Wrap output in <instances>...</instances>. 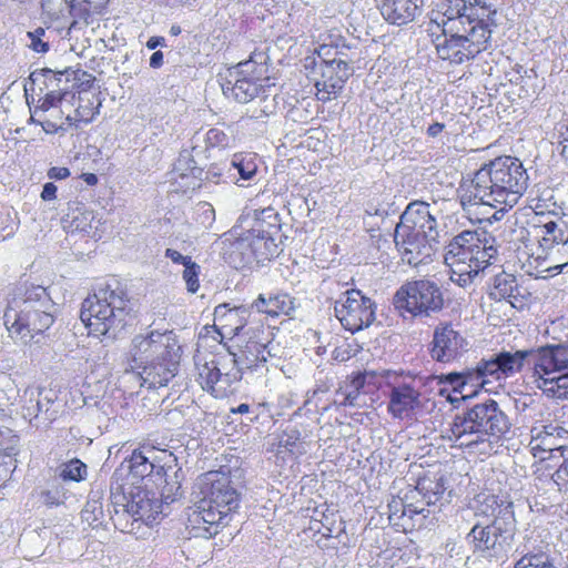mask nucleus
<instances>
[{
    "mask_svg": "<svg viewBox=\"0 0 568 568\" xmlns=\"http://www.w3.org/2000/svg\"><path fill=\"white\" fill-rule=\"evenodd\" d=\"M527 185L528 174L523 163L505 155L484 164L471 179L463 180L458 197L464 210L478 204L500 206L493 215L498 221L518 203Z\"/></svg>",
    "mask_w": 568,
    "mask_h": 568,
    "instance_id": "f257e3e1",
    "label": "nucleus"
},
{
    "mask_svg": "<svg viewBox=\"0 0 568 568\" xmlns=\"http://www.w3.org/2000/svg\"><path fill=\"white\" fill-rule=\"evenodd\" d=\"M479 511L483 518L466 535L473 552L488 559H507L517 534L513 503L499 504L495 496H487Z\"/></svg>",
    "mask_w": 568,
    "mask_h": 568,
    "instance_id": "f03ea898",
    "label": "nucleus"
},
{
    "mask_svg": "<svg viewBox=\"0 0 568 568\" xmlns=\"http://www.w3.org/2000/svg\"><path fill=\"white\" fill-rule=\"evenodd\" d=\"M53 313L54 303L47 290L23 283L14 288L8 301L3 323L12 338L28 344L53 324Z\"/></svg>",
    "mask_w": 568,
    "mask_h": 568,
    "instance_id": "7ed1b4c3",
    "label": "nucleus"
},
{
    "mask_svg": "<svg viewBox=\"0 0 568 568\" xmlns=\"http://www.w3.org/2000/svg\"><path fill=\"white\" fill-rule=\"evenodd\" d=\"M201 494L202 498L190 509L187 521L195 536L210 538L217 532V526L237 509L240 495L230 476L220 471L205 474Z\"/></svg>",
    "mask_w": 568,
    "mask_h": 568,
    "instance_id": "20e7f679",
    "label": "nucleus"
},
{
    "mask_svg": "<svg viewBox=\"0 0 568 568\" xmlns=\"http://www.w3.org/2000/svg\"><path fill=\"white\" fill-rule=\"evenodd\" d=\"M510 420L494 399L474 405L457 414L449 424L448 439L459 448H474L488 444L490 438L499 439L510 429Z\"/></svg>",
    "mask_w": 568,
    "mask_h": 568,
    "instance_id": "39448f33",
    "label": "nucleus"
},
{
    "mask_svg": "<svg viewBox=\"0 0 568 568\" xmlns=\"http://www.w3.org/2000/svg\"><path fill=\"white\" fill-rule=\"evenodd\" d=\"M129 301L124 293L110 285L99 286L82 303L80 318L97 337L115 338L131 320Z\"/></svg>",
    "mask_w": 568,
    "mask_h": 568,
    "instance_id": "423d86ee",
    "label": "nucleus"
},
{
    "mask_svg": "<svg viewBox=\"0 0 568 568\" xmlns=\"http://www.w3.org/2000/svg\"><path fill=\"white\" fill-rule=\"evenodd\" d=\"M531 382L549 398H568V347L561 344L531 349Z\"/></svg>",
    "mask_w": 568,
    "mask_h": 568,
    "instance_id": "0eeeda50",
    "label": "nucleus"
},
{
    "mask_svg": "<svg viewBox=\"0 0 568 568\" xmlns=\"http://www.w3.org/2000/svg\"><path fill=\"white\" fill-rule=\"evenodd\" d=\"M393 303L397 310L413 316H430L443 308L444 296L435 281L419 278L403 284L395 293Z\"/></svg>",
    "mask_w": 568,
    "mask_h": 568,
    "instance_id": "6e6552de",
    "label": "nucleus"
},
{
    "mask_svg": "<svg viewBox=\"0 0 568 568\" xmlns=\"http://www.w3.org/2000/svg\"><path fill=\"white\" fill-rule=\"evenodd\" d=\"M108 0H42V19L48 29L58 23L55 30L59 33L65 32L69 36L81 19L89 24L88 18L91 13L101 10Z\"/></svg>",
    "mask_w": 568,
    "mask_h": 568,
    "instance_id": "1a4fd4ad",
    "label": "nucleus"
},
{
    "mask_svg": "<svg viewBox=\"0 0 568 568\" xmlns=\"http://www.w3.org/2000/svg\"><path fill=\"white\" fill-rule=\"evenodd\" d=\"M335 315L352 333L362 331L375 321L376 304L359 290H348L335 302Z\"/></svg>",
    "mask_w": 568,
    "mask_h": 568,
    "instance_id": "9d476101",
    "label": "nucleus"
},
{
    "mask_svg": "<svg viewBox=\"0 0 568 568\" xmlns=\"http://www.w3.org/2000/svg\"><path fill=\"white\" fill-rule=\"evenodd\" d=\"M496 256L497 248L491 244H484V247L459 255L445 264L450 270V281L466 288L485 275Z\"/></svg>",
    "mask_w": 568,
    "mask_h": 568,
    "instance_id": "9b49d317",
    "label": "nucleus"
},
{
    "mask_svg": "<svg viewBox=\"0 0 568 568\" xmlns=\"http://www.w3.org/2000/svg\"><path fill=\"white\" fill-rule=\"evenodd\" d=\"M180 347L176 344L172 332L152 331L146 335H136L132 339L131 356L132 369H140L154 361L179 354Z\"/></svg>",
    "mask_w": 568,
    "mask_h": 568,
    "instance_id": "f8f14e48",
    "label": "nucleus"
},
{
    "mask_svg": "<svg viewBox=\"0 0 568 568\" xmlns=\"http://www.w3.org/2000/svg\"><path fill=\"white\" fill-rule=\"evenodd\" d=\"M252 227L247 230L251 244L256 257V264H262L278 255L276 237L280 234V222L277 213L273 209L262 211Z\"/></svg>",
    "mask_w": 568,
    "mask_h": 568,
    "instance_id": "ddd939ff",
    "label": "nucleus"
},
{
    "mask_svg": "<svg viewBox=\"0 0 568 568\" xmlns=\"http://www.w3.org/2000/svg\"><path fill=\"white\" fill-rule=\"evenodd\" d=\"M329 50L327 45H322L317 52L320 61L315 62L322 75V80L317 81L315 84L317 89L316 97L323 102L329 101L333 97H336L354 72L349 64L342 59H325Z\"/></svg>",
    "mask_w": 568,
    "mask_h": 568,
    "instance_id": "4468645a",
    "label": "nucleus"
},
{
    "mask_svg": "<svg viewBox=\"0 0 568 568\" xmlns=\"http://www.w3.org/2000/svg\"><path fill=\"white\" fill-rule=\"evenodd\" d=\"M199 381L203 389L214 397H224L231 386L241 381L240 369L227 362V356L205 363L199 371Z\"/></svg>",
    "mask_w": 568,
    "mask_h": 568,
    "instance_id": "2eb2a0df",
    "label": "nucleus"
},
{
    "mask_svg": "<svg viewBox=\"0 0 568 568\" xmlns=\"http://www.w3.org/2000/svg\"><path fill=\"white\" fill-rule=\"evenodd\" d=\"M394 242L403 262L417 266L429 260L437 240L410 232L407 229L395 227Z\"/></svg>",
    "mask_w": 568,
    "mask_h": 568,
    "instance_id": "dca6fc26",
    "label": "nucleus"
},
{
    "mask_svg": "<svg viewBox=\"0 0 568 568\" xmlns=\"http://www.w3.org/2000/svg\"><path fill=\"white\" fill-rule=\"evenodd\" d=\"M432 357L448 363L460 356L468 348L466 338L452 324H439L433 334Z\"/></svg>",
    "mask_w": 568,
    "mask_h": 568,
    "instance_id": "f3484780",
    "label": "nucleus"
},
{
    "mask_svg": "<svg viewBox=\"0 0 568 568\" xmlns=\"http://www.w3.org/2000/svg\"><path fill=\"white\" fill-rule=\"evenodd\" d=\"M252 63V60L243 61L229 70V78L221 83L222 92L226 98L247 103L258 95L261 87L244 75L251 71Z\"/></svg>",
    "mask_w": 568,
    "mask_h": 568,
    "instance_id": "a211bd4d",
    "label": "nucleus"
},
{
    "mask_svg": "<svg viewBox=\"0 0 568 568\" xmlns=\"http://www.w3.org/2000/svg\"><path fill=\"white\" fill-rule=\"evenodd\" d=\"M396 227L407 229L413 233L427 235V237L437 240V221L430 213V205L423 201L409 203L399 217Z\"/></svg>",
    "mask_w": 568,
    "mask_h": 568,
    "instance_id": "6ab92c4d",
    "label": "nucleus"
},
{
    "mask_svg": "<svg viewBox=\"0 0 568 568\" xmlns=\"http://www.w3.org/2000/svg\"><path fill=\"white\" fill-rule=\"evenodd\" d=\"M180 354L154 361L145 366L135 369L141 386L159 388L165 386L176 375Z\"/></svg>",
    "mask_w": 568,
    "mask_h": 568,
    "instance_id": "aec40b11",
    "label": "nucleus"
},
{
    "mask_svg": "<svg viewBox=\"0 0 568 568\" xmlns=\"http://www.w3.org/2000/svg\"><path fill=\"white\" fill-rule=\"evenodd\" d=\"M268 355L266 344L250 336L245 345L241 346L239 354L230 352L226 356L231 366L240 369L242 375L244 369L257 371L264 367Z\"/></svg>",
    "mask_w": 568,
    "mask_h": 568,
    "instance_id": "412c9836",
    "label": "nucleus"
},
{
    "mask_svg": "<svg viewBox=\"0 0 568 568\" xmlns=\"http://www.w3.org/2000/svg\"><path fill=\"white\" fill-rule=\"evenodd\" d=\"M383 18L396 26H404L423 12L425 0H376Z\"/></svg>",
    "mask_w": 568,
    "mask_h": 568,
    "instance_id": "4be33fe9",
    "label": "nucleus"
},
{
    "mask_svg": "<svg viewBox=\"0 0 568 568\" xmlns=\"http://www.w3.org/2000/svg\"><path fill=\"white\" fill-rule=\"evenodd\" d=\"M110 501L113 507L112 520L114 526L123 532H132L134 530L133 523L129 520L131 490L129 493L125 490L116 471L111 478Z\"/></svg>",
    "mask_w": 568,
    "mask_h": 568,
    "instance_id": "5701e85b",
    "label": "nucleus"
},
{
    "mask_svg": "<svg viewBox=\"0 0 568 568\" xmlns=\"http://www.w3.org/2000/svg\"><path fill=\"white\" fill-rule=\"evenodd\" d=\"M62 75V72H54L51 69L36 70L30 74L29 80L32 83L38 82L40 78H44L45 87L48 89L51 88L43 98L39 99L40 104L34 110V113H37L38 110L45 112L57 106L69 94L67 87H60Z\"/></svg>",
    "mask_w": 568,
    "mask_h": 568,
    "instance_id": "b1692460",
    "label": "nucleus"
},
{
    "mask_svg": "<svg viewBox=\"0 0 568 568\" xmlns=\"http://www.w3.org/2000/svg\"><path fill=\"white\" fill-rule=\"evenodd\" d=\"M162 501H159L153 493L138 488L131 489V505L129 508L130 523L143 521L151 524L162 511Z\"/></svg>",
    "mask_w": 568,
    "mask_h": 568,
    "instance_id": "393cba45",
    "label": "nucleus"
},
{
    "mask_svg": "<svg viewBox=\"0 0 568 568\" xmlns=\"http://www.w3.org/2000/svg\"><path fill=\"white\" fill-rule=\"evenodd\" d=\"M419 392L408 384L392 386L388 412L395 418H405L419 405Z\"/></svg>",
    "mask_w": 568,
    "mask_h": 568,
    "instance_id": "a878e982",
    "label": "nucleus"
},
{
    "mask_svg": "<svg viewBox=\"0 0 568 568\" xmlns=\"http://www.w3.org/2000/svg\"><path fill=\"white\" fill-rule=\"evenodd\" d=\"M236 234L237 233L234 231L231 234L232 239L229 237L225 240L229 242V246L225 251L229 263L234 268H242L256 263L255 253L247 231L235 236Z\"/></svg>",
    "mask_w": 568,
    "mask_h": 568,
    "instance_id": "bb28decb",
    "label": "nucleus"
},
{
    "mask_svg": "<svg viewBox=\"0 0 568 568\" xmlns=\"http://www.w3.org/2000/svg\"><path fill=\"white\" fill-rule=\"evenodd\" d=\"M437 54L443 60H449L453 63L462 64L465 61L475 59V54L466 47L462 39L437 34L433 40Z\"/></svg>",
    "mask_w": 568,
    "mask_h": 568,
    "instance_id": "cd10ccee",
    "label": "nucleus"
},
{
    "mask_svg": "<svg viewBox=\"0 0 568 568\" xmlns=\"http://www.w3.org/2000/svg\"><path fill=\"white\" fill-rule=\"evenodd\" d=\"M215 321L219 322L223 335L240 336L245 331L247 310L244 307L229 308L226 304L219 305L214 311Z\"/></svg>",
    "mask_w": 568,
    "mask_h": 568,
    "instance_id": "c85d7f7f",
    "label": "nucleus"
},
{
    "mask_svg": "<svg viewBox=\"0 0 568 568\" xmlns=\"http://www.w3.org/2000/svg\"><path fill=\"white\" fill-rule=\"evenodd\" d=\"M491 26H496V22L491 23L488 18L486 20L484 18H471V23L467 27L462 40L475 55L487 50L491 37Z\"/></svg>",
    "mask_w": 568,
    "mask_h": 568,
    "instance_id": "c756f323",
    "label": "nucleus"
},
{
    "mask_svg": "<svg viewBox=\"0 0 568 568\" xmlns=\"http://www.w3.org/2000/svg\"><path fill=\"white\" fill-rule=\"evenodd\" d=\"M484 244L488 243L486 239H480L477 231H463L454 236L445 247L444 261L446 263L459 255L469 254L484 247Z\"/></svg>",
    "mask_w": 568,
    "mask_h": 568,
    "instance_id": "7c9ffc66",
    "label": "nucleus"
},
{
    "mask_svg": "<svg viewBox=\"0 0 568 568\" xmlns=\"http://www.w3.org/2000/svg\"><path fill=\"white\" fill-rule=\"evenodd\" d=\"M257 312L270 316L287 315L291 316L295 311V298L285 293L270 295L265 297L260 294L253 303Z\"/></svg>",
    "mask_w": 568,
    "mask_h": 568,
    "instance_id": "2f4dec72",
    "label": "nucleus"
},
{
    "mask_svg": "<svg viewBox=\"0 0 568 568\" xmlns=\"http://www.w3.org/2000/svg\"><path fill=\"white\" fill-rule=\"evenodd\" d=\"M489 295L496 301H507L515 306L519 293L517 280L513 274L500 272L494 276Z\"/></svg>",
    "mask_w": 568,
    "mask_h": 568,
    "instance_id": "473e14b6",
    "label": "nucleus"
},
{
    "mask_svg": "<svg viewBox=\"0 0 568 568\" xmlns=\"http://www.w3.org/2000/svg\"><path fill=\"white\" fill-rule=\"evenodd\" d=\"M471 14L465 13L457 18H448L444 20L432 19L429 31L434 34V27L442 31L444 36L463 39L467 27L471 23Z\"/></svg>",
    "mask_w": 568,
    "mask_h": 568,
    "instance_id": "72a5a7b5",
    "label": "nucleus"
},
{
    "mask_svg": "<svg viewBox=\"0 0 568 568\" xmlns=\"http://www.w3.org/2000/svg\"><path fill=\"white\" fill-rule=\"evenodd\" d=\"M495 356L504 377L519 372L526 362L531 364V349L517 351L515 353L500 352Z\"/></svg>",
    "mask_w": 568,
    "mask_h": 568,
    "instance_id": "f704fd0d",
    "label": "nucleus"
},
{
    "mask_svg": "<svg viewBox=\"0 0 568 568\" xmlns=\"http://www.w3.org/2000/svg\"><path fill=\"white\" fill-rule=\"evenodd\" d=\"M539 243L545 250H550L555 245L568 246V230L566 225L550 221L540 227Z\"/></svg>",
    "mask_w": 568,
    "mask_h": 568,
    "instance_id": "c9c22d12",
    "label": "nucleus"
},
{
    "mask_svg": "<svg viewBox=\"0 0 568 568\" xmlns=\"http://www.w3.org/2000/svg\"><path fill=\"white\" fill-rule=\"evenodd\" d=\"M232 170L236 171V173L240 176V179L236 180V183L243 186L242 183H239L240 180L251 181L255 178L257 173V163L255 154H234L229 171L231 172Z\"/></svg>",
    "mask_w": 568,
    "mask_h": 568,
    "instance_id": "e433bc0d",
    "label": "nucleus"
},
{
    "mask_svg": "<svg viewBox=\"0 0 568 568\" xmlns=\"http://www.w3.org/2000/svg\"><path fill=\"white\" fill-rule=\"evenodd\" d=\"M516 552H520L521 557L516 561L514 568H557L550 556L541 550H530L524 547V549H516Z\"/></svg>",
    "mask_w": 568,
    "mask_h": 568,
    "instance_id": "4c0bfd02",
    "label": "nucleus"
},
{
    "mask_svg": "<svg viewBox=\"0 0 568 568\" xmlns=\"http://www.w3.org/2000/svg\"><path fill=\"white\" fill-rule=\"evenodd\" d=\"M173 174L180 178L192 176L202 180L203 170L196 165L189 151H183L174 163Z\"/></svg>",
    "mask_w": 568,
    "mask_h": 568,
    "instance_id": "58836bf2",
    "label": "nucleus"
},
{
    "mask_svg": "<svg viewBox=\"0 0 568 568\" xmlns=\"http://www.w3.org/2000/svg\"><path fill=\"white\" fill-rule=\"evenodd\" d=\"M559 437L544 436L538 442H534V439H531L530 446H531V450L534 452V456L537 457L538 456L537 452H540V453L549 454V456L539 455V458L541 460L551 458L555 453H559L560 456L564 457L565 453L567 452V447L561 444H557L556 440Z\"/></svg>",
    "mask_w": 568,
    "mask_h": 568,
    "instance_id": "ea45409f",
    "label": "nucleus"
},
{
    "mask_svg": "<svg viewBox=\"0 0 568 568\" xmlns=\"http://www.w3.org/2000/svg\"><path fill=\"white\" fill-rule=\"evenodd\" d=\"M100 105V102L95 105V102L91 99H84L82 97H79V105L75 110V114L67 115V121L72 124L73 122H83V123H90L94 120L95 115L98 114V106Z\"/></svg>",
    "mask_w": 568,
    "mask_h": 568,
    "instance_id": "a19ab883",
    "label": "nucleus"
},
{
    "mask_svg": "<svg viewBox=\"0 0 568 568\" xmlns=\"http://www.w3.org/2000/svg\"><path fill=\"white\" fill-rule=\"evenodd\" d=\"M156 466L141 450H134L130 458L129 469L133 477L144 478L153 473Z\"/></svg>",
    "mask_w": 568,
    "mask_h": 568,
    "instance_id": "79ce46f5",
    "label": "nucleus"
},
{
    "mask_svg": "<svg viewBox=\"0 0 568 568\" xmlns=\"http://www.w3.org/2000/svg\"><path fill=\"white\" fill-rule=\"evenodd\" d=\"M94 223L98 224L99 221H95L93 211L77 209L73 212L70 227L73 231L90 234L93 229H98V225H94Z\"/></svg>",
    "mask_w": 568,
    "mask_h": 568,
    "instance_id": "37998d69",
    "label": "nucleus"
},
{
    "mask_svg": "<svg viewBox=\"0 0 568 568\" xmlns=\"http://www.w3.org/2000/svg\"><path fill=\"white\" fill-rule=\"evenodd\" d=\"M464 394L463 398L465 397H473L477 394L478 389L486 388L487 383L486 379H484L479 368L476 366L475 368L466 369L464 372Z\"/></svg>",
    "mask_w": 568,
    "mask_h": 568,
    "instance_id": "c03bdc74",
    "label": "nucleus"
},
{
    "mask_svg": "<svg viewBox=\"0 0 568 568\" xmlns=\"http://www.w3.org/2000/svg\"><path fill=\"white\" fill-rule=\"evenodd\" d=\"M87 475V466L79 459H72L61 466L60 477L63 480L80 481Z\"/></svg>",
    "mask_w": 568,
    "mask_h": 568,
    "instance_id": "a18cd8bd",
    "label": "nucleus"
},
{
    "mask_svg": "<svg viewBox=\"0 0 568 568\" xmlns=\"http://www.w3.org/2000/svg\"><path fill=\"white\" fill-rule=\"evenodd\" d=\"M204 141L207 149H226L232 145L233 138L222 129L212 128L206 132Z\"/></svg>",
    "mask_w": 568,
    "mask_h": 568,
    "instance_id": "49530a36",
    "label": "nucleus"
},
{
    "mask_svg": "<svg viewBox=\"0 0 568 568\" xmlns=\"http://www.w3.org/2000/svg\"><path fill=\"white\" fill-rule=\"evenodd\" d=\"M477 367L479 368L484 379H486L487 385L493 381H499L504 377L495 355L488 359H481L477 364Z\"/></svg>",
    "mask_w": 568,
    "mask_h": 568,
    "instance_id": "de8ad7c7",
    "label": "nucleus"
},
{
    "mask_svg": "<svg viewBox=\"0 0 568 568\" xmlns=\"http://www.w3.org/2000/svg\"><path fill=\"white\" fill-rule=\"evenodd\" d=\"M55 402V394L52 390H39L36 402L37 413H45L49 419L55 418L57 412H50L51 405Z\"/></svg>",
    "mask_w": 568,
    "mask_h": 568,
    "instance_id": "09e8293b",
    "label": "nucleus"
},
{
    "mask_svg": "<svg viewBox=\"0 0 568 568\" xmlns=\"http://www.w3.org/2000/svg\"><path fill=\"white\" fill-rule=\"evenodd\" d=\"M45 30L41 27L33 31L27 32V37L30 40L29 47L39 53H44L49 50V41L44 40Z\"/></svg>",
    "mask_w": 568,
    "mask_h": 568,
    "instance_id": "8fccbe9b",
    "label": "nucleus"
},
{
    "mask_svg": "<svg viewBox=\"0 0 568 568\" xmlns=\"http://www.w3.org/2000/svg\"><path fill=\"white\" fill-rule=\"evenodd\" d=\"M181 495H182L181 484L178 480V471H175L174 479H172V480L165 479V485L163 486L162 494H161L162 503L171 504L174 500H176V498Z\"/></svg>",
    "mask_w": 568,
    "mask_h": 568,
    "instance_id": "3c124183",
    "label": "nucleus"
},
{
    "mask_svg": "<svg viewBox=\"0 0 568 568\" xmlns=\"http://www.w3.org/2000/svg\"><path fill=\"white\" fill-rule=\"evenodd\" d=\"M199 270L200 266L195 262H192L184 267L183 280L185 281L190 293H195L199 290Z\"/></svg>",
    "mask_w": 568,
    "mask_h": 568,
    "instance_id": "603ef678",
    "label": "nucleus"
},
{
    "mask_svg": "<svg viewBox=\"0 0 568 568\" xmlns=\"http://www.w3.org/2000/svg\"><path fill=\"white\" fill-rule=\"evenodd\" d=\"M564 434H567L564 428L552 424L531 428V439H534V442H538L544 436L561 437Z\"/></svg>",
    "mask_w": 568,
    "mask_h": 568,
    "instance_id": "864d4df0",
    "label": "nucleus"
},
{
    "mask_svg": "<svg viewBox=\"0 0 568 568\" xmlns=\"http://www.w3.org/2000/svg\"><path fill=\"white\" fill-rule=\"evenodd\" d=\"M458 3L462 6L466 12L468 9H473L478 7L485 11H487L488 20L491 23H495V17L497 14V10L491 8V4L487 0H458Z\"/></svg>",
    "mask_w": 568,
    "mask_h": 568,
    "instance_id": "5fc2aeb1",
    "label": "nucleus"
},
{
    "mask_svg": "<svg viewBox=\"0 0 568 568\" xmlns=\"http://www.w3.org/2000/svg\"><path fill=\"white\" fill-rule=\"evenodd\" d=\"M301 434L297 429L292 428L283 432L278 439V447L285 448L288 452H294V449L300 444Z\"/></svg>",
    "mask_w": 568,
    "mask_h": 568,
    "instance_id": "6e6d98bb",
    "label": "nucleus"
},
{
    "mask_svg": "<svg viewBox=\"0 0 568 568\" xmlns=\"http://www.w3.org/2000/svg\"><path fill=\"white\" fill-rule=\"evenodd\" d=\"M466 11L462 9V6L458 3V0H447V8L444 12H437L435 17L432 19L444 20L448 18H457L462 14H465Z\"/></svg>",
    "mask_w": 568,
    "mask_h": 568,
    "instance_id": "4d7b16f0",
    "label": "nucleus"
},
{
    "mask_svg": "<svg viewBox=\"0 0 568 568\" xmlns=\"http://www.w3.org/2000/svg\"><path fill=\"white\" fill-rule=\"evenodd\" d=\"M197 213H199V217L201 220V223L205 227L211 226L212 223L215 220L214 207L210 203H207V202H202V203H200L197 205Z\"/></svg>",
    "mask_w": 568,
    "mask_h": 568,
    "instance_id": "13d9d810",
    "label": "nucleus"
},
{
    "mask_svg": "<svg viewBox=\"0 0 568 568\" xmlns=\"http://www.w3.org/2000/svg\"><path fill=\"white\" fill-rule=\"evenodd\" d=\"M440 378L443 382L452 385L454 392H458L459 394H462V396L465 395L464 394V381H463L464 372H462V373L452 372V373L442 375Z\"/></svg>",
    "mask_w": 568,
    "mask_h": 568,
    "instance_id": "bf43d9fd",
    "label": "nucleus"
},
{
    "mask_svg": "<svg viewBox=\"0 0 568 568\" xmlns=\"http://www.w3.org/2000/svg\"><path fill=\"white\" fill-rule=\"evenodd\" d=\"M552 480L557 486L568 484V457L565 458L560 467L552 474Z\"/></svg>",
    "mask_w": 568,
    "mask_h": 568,
    "instance_id": "052dcab7",
    "label": "nucleus"
},
{
    "mask_svg": "<svg viewBox=\"0 0 568 568\" xmlns=\"http://www.w3.org/2000/svg\"><path fill=\"white\" fill-rule=\"evenodd\" d=\"M165 256L169 257L173 263L182 264L184 267L193 262L190 256H184L173 248H166Z\"/></svg>",
    "mask_w": 568,
    "mask_h": 568,
    "instance_id": "680f3d73",
    "label": "nucleus"
},
{
    "mask_svg": "<svg viewBox=\"0 0 568 568\" xmlns=\"http://www.w3.org/2000/svg\"><path fill=\"white\" fill-rule=\"evenodd\" d=\"M70 175V170L68 168H58L53 166L48 171V176L50 179L63 180Z\"/></svg>",
    "mask_w": 568,
    "mask_h": 568,
    "instance_id": "e2e57ef3",
    "label": "nucleus"
},
{
    "mask_svg": "<svg viewBox=\"0 0 568 568\" xmlns=\"http://www.w3.org/2000/svg\"><path fill=\"white\" fill-rule=\"evenodd\" d=\"M57 196V186L52 182H48L43 185L41 199L43 201L54 200Z\"/></svg>",
    "mask_w": 568,
    "mask_h": 568,
    "instance_id": "0e129e2a",
    "label": "nucleus"
},
{
    "mask_svg": "<svg viewBox=\"0 0 568 568\" xmlns=\"http://www.w3.org/2000/svg\"><path fill=\"white\" fill-rule=\"evenodd\" d=\"M560 146V154L568 162V125L566 126V132L560 133V140L558 141Z\"/></svg>",
    "mask_w": 568,
    "mask_h": 568,
    "instance_id": "69168bd1",
    "label": "nucleus"
},
{
    "mask_svg": "<svg viewBox=\"0 0 568 568\" xmlns=\"http://www.w3.org/2000/svg\"><path fill=\"white\" fill-rule=\"evenodd\" d=\"M344 398L342 400V405L345 406H356L357 405V398L359 396L358 389H353L352 392H348L347 394H343Z\"/></svg>",
    "mask_w": 568,
    "mask_h": 568,
    "instance_id": "338daca9",
    "label": "nucleus"
},
{
    "mask_svg": "<svg viewBox=\"0 0 568 568\" xmlns=\"http://www.w3.org/2000/svg\"><path fill=\"white\" fill-rule=\"evenodd\" d=\"M445 129V124L440 122H435L427 129V135L430 138L438 136Z\"/></svg>",
    "mask_w": 568,
    "mask_h": 568,
    "instance_id": "774afa93",
    "label": "nucleus"
}]
</instances>
